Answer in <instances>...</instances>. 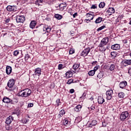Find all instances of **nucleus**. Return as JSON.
Instances as JSON below:
<instances>
[{
	"instance_id": "f257e3e1",
	"label": "nucleus",
	"mask_w": 131,
	"mask_h": 131,
	"mask_svg": "<svg viewBox=\"0 0 131 131\" xmlns=\"http://www.w3.org/2000/svg\"><path fill=\"white\" fill-rule=\"evenodd\" d=\"M19 95L20 97H24V98H27L31 95V90L29 89H26L20 91L19 92Z\"/></svg>"
},
{
	"instance_id": "f03ea898",
	"label": "nucleus",
	"mask_w": 131,
	"mask_h": 131,
	"mask_svg": "<svg viewBox=\"0 0 131 131\" xmlns=\"http://www.w3.org/2000/svg\"><path fill=\"white\" fill-rule=\"evenodd\" d=\"M129 118V114L128 112H123L120 116V119L121 121H124L125 119Z\"/></svg>"
},
{
	"instance_id": "7ed1b4c3",
	"label": "nucleus",
	"mask_w": 131,
	"mask_h": 131,
	"mask_svg": "<svg viewBox=\"0 0 131 131\" xmlns=\"http://www.w3.org/2000/svg\"><path fill=\"white\" fill-rule=\"evenodd\" d=\"M108 42H109V38L107 37H104L101 40L98 47L99 48H103V47L106 46V43H108Z\"/></svg>"
},
{
	"instance_id": "20e7f679",
	"label": "nucleus",
	"mask_w": 131,
	"mask_h": 131,
	"mask_svg": "<svg viewBox=\"0 0 131 131\" xmlns=\"http://www.w3.org/2000/svg\"><path fill=\"white\" fill-rule=\"evenodd\" d=\"M17 23H24L25 21V17L23 15H17L16 16Z\"/></svg>"
},
{
	"instance_id": "39448f33",
	"label": "nucleus",
	"mask_w": 131,
	"mask_h": 131,
	"mask_svg": "<svg viewBox=\"0 0 131 131\" xmlns=\"http://www.w3.org/2000/svg\"><path fill=\"white\" fill-rule=\"evenodd\" d=\"M67 6V4L66 3H63L59 4L58 6H56V8H57V10H59V11H64Z\"/></svg>"
},
{
	"instance_id": "423d86ee",
	"label": "nucleus",
	"mask_w": 131,
	"mask_h": 131,
	"mask_svg": "<svg viewBox=\"0 0 131 131\" xmlns=\"http://www.w3.org/2000/svg\"><path fill=\"white\" fill-rule=\"evenodd\" d=\"M6 9L8 12H16L17 11V7L16 6H8Z\"/></svg>"
},
{
	"instance_id": "0eeeda50",
	"label": "nucleus",
	"mask_w": 131,
	"mask_h": 131,
	"mask_svg": "<svg viewBox=\"0 0 131 131\" xmlns=\"http://www.w3.org/2000/svg\"><path fill=\"white\" fill-rule=\"evenodd\" d=\"M113 94V90H108L106 91V95L107 96V100H111L112 99V94Z\"/></svg>"
},
{
	"instance_id": "6e6552de",
	"label": "nucleus",
	"mask_w": 131,
	"mask_h": 131,
	"mask_svg": "<svg viewBox=\"0 0 131 131\" xmlns=\"http://www.w3.org/2000/svg\"><path fill=\"white\" fill-rule=\"evenodd\" d=\"M14 84L15 80L13 79H10L7 83L8 88H10V89H12V88L14 86Z\"/></svg>"
},
{
	"instance_id": "1a4fd4ad",
	"label": "nucleus",
	"mask_w": 131,
	"mask_h": 131,
	"mask_svg": "<svg viewBox=\"0 0 131 131\" xmlns=\"http://www.w3.org/2000/svg\"><path fill=\"white\" fill-rule=\"evenodd\" d=\"M2 101L3 103H5V104H11L12 99H10L9 97L7 96H5L3 100Z\"/></svg>"
},
{
	"instance_id": "9d476101",
	"label": "nucleus",
	"mask_w": 131,
	"mask_h": 131,
	"mask_svg": "<svg viewBox=\"0 0 131 131\" xmlns=\"http://www.w3.org/2000/svg\"><path fill=\"white\" fill-rule=\"evenodd\" d=\"M90 52H91V48H87L82 52V55L83 56V57H85V56H88Z\"/></svg>"
},
{
	"instance_id": "9b49d317",
	"label": "nucleus",
	"mask_w": 131,
	"mask_h": 131,
	"mask_svg": "<svg viewBox=\"0 0 131 131\" xmlns=\"http://www.w3.org/2000/svg\"><path fill=\"white\" fill-rule=\"evenodd\" d=\"M13 120H14V117L12 116H10L9 117L7 118L6 120V124H11Z\"/></svg>"
},
{
	"instance_id": "f8f14e48",
	"label": "nucleus",
	"mask_w": 131,
	"mask_h": 131,
	"mask_svg": "<svg viewBox=\"0 0 131 131\" xmlns=\"http://www.w3.org/2000/svg\"><path fill=\"white\" fill-rule=\"evenodd\" d=\"M41 74V69L39 68H37L35 69L34 74L33 75V76L34 75H37V76H39Z\"/></svg>"
},
{
	"instance_id": "ddd939ff",
	"label": "nucleus",
	"mask_w": 131,
	"mask_h": 131,
	"mask_svg": "<svg viewBox=\"0 0 131 131\" xmlns=\"http://www.w3.org/2000/svg\"><path fill=\"white\" fill-rule=\"evenodd\" d=\"M126 85H127V82H126V81H121L119 84V86L120 89H123L125 88Z\"/></svg>"
},
{
	"instance_id": "4468645a",
	"label": "nucleus",
	"mask_w": 131,
	"mask_h": 131,
	"mask_svg": "<svg viewBox=\"0 0 131 131\" xmlns=\"http://www.w3.org/2000/svg\"><path fill=\"white\" fill-rule=\"evenodd\" d=\"M112 50H120V45L119 44H115L114 45H112L111 47Z\"/></svg>"
},
{
	"instance_id": "2eb2a0df",
	"label": "nucleus",
	"mask_w": 131,
	"mask_h": 131,
	"mask_svg": "<svg viewBox=\"0 0 131 131\" xmlns=\"http://www.w3.org/2000/svg\"><path fill=\"white\" fill-rule=\"evenodd\" d=\"M106 13H108L109 15H112V14L115 13V9L114 8H109L106 11Z\"/></svg>"
},
{
	"instance_id": "dca6fc26",
	"label": "nucleus",
	"mask_w": 131,
	"mask_h": 131,
	"mask_svg": "<svg viewBox=\"0 0 131 131\" xmlns=\"http://www.w3.org/2000/svg\"><path fill=\"white\" fill-rule=\"evenodd\" d=\"M6 72L7 74H8V75H9V74H11V73H12V67L9 66H7Z\"/></svg>"
},
{
	"instance_id": "f3484780",
	"label": "nucleus",
	"mask_w": 131,
	"mask_h": 131,
	"mask_svg": "<svg viewBox=\"0 0 131 131\" xmlns=\"http://www.w3.org/2000/svg\"><path fill=\"white\" fill-rule=\"evenodd\" d=\"M36 25V21L35 20H32L31 21L30 24V28H32L33 29L35 27V26Z\"/></svg>"
},
{
	"instance_id": "a211bd4d",
	"label": "nucleus",
	"mask_w": 131,
	"mask_h": 131,
	"mask_svg": "<svg viewBox=\"0 0 131 131\" xmlns=\"http://www.w3.org/2000/svg\"><path fill=\"white\" fill-rule=\"evenodd\" d=\"M104 102H105V99H104V98L101 96L98 97V103L99 104H103V103H104Z\"/></svg>"
},
{
	"instance_id": "6ab92c4d",
	"label": "nucleus",
	"mask_w": 131,
	"mask_h": 131,
	"mask_svg": "<svg viewBox=\"0 0 131 131\" xmlns=\"http://www.w3.org/2000/svg\"><path fill=\"white\" fill-rule=\"evenodd\" d=\"M43 30L44 31L46 30V31L48 33L51 32V30H52V28L48 26H45V27H43Z\"/></svg>"
},
{
	"instance_id": "aec40b11",
	"label": "nucleus",
	"mask_w": 131,
	"mask_h": 131,
	"mask_svg": "<svg viewBox=\"0 0 131 131\" xmlns=\"http://www.w3.org/2000/svg\"><path fill=\"white\" fill-rule=\"evenodd\" d=\"M103 21V18L101 17H98L95 21L96 24H98V23H101Z\"/></svg>"
},
{
	"instance_id": "412c9836",
	"label": "nucleus",
	"mask_w": 131,
	"mask_h": 131,
	"mask_svg": "<svg viewBox=\"0 0 131 131\" xmlns=\"http://www.w3.org/2000/svg\"><path fill=\"white\" fill-rule=\"evenodd\" d=\"M65 114V110H62L59 112V114L58 115V118H61Z\"/></svg>"
},
{
	"instance_id": "4be33fe9",
	"label": "nucleus",
	"mask_w": 131,
	"mask_h": 131,
	"mask_svg": "<svg viewBox=\"0 0 131 131\" xmlns=\"http://www.w3.org/2000/svg\"><path fill=\"white\" fill-rule=\"evenodd\" d=\"M80 66V63H75L73 66V69L75 70H77V69H78V68H79Z\"/></svg>"
},
{
	"instance_id": "5701e85b",
	"label": "nucleus",
	"mask_w": 131,
	"mask_h": 131,
	"mask_svg": "<svg viewBox=\"0 0 131 131\" xmlns=\"http://www.w3.org/2000/svg\"><path fill=\"white\" fill-rule=\"evenodd\" d=\"M72 75H73V73H72V72H71V71L67 72L66 73V78H69V77H71V76H72Z\"/></svg>"
},
{
	"instance_id": "b1692460",
	"label": "nucleus",
	"mask_w": 131,
	"mask_h": 131,
	"mask_svg": "<svg viewBox=\"0 0 131 131\" xmlns=\"http://www.w3.org/2000/svg\"><path fill=\"white\" fill-rule=\"evenodd\" d=\"M18 102H19V100H18L17 98H13V100L11 99V104H12V105H15V104H17Z\"/></svg>"
},
{
	"instance_id": "393cba45",
	"label": "nucleus",
	"mask_w": 131,
	"mask_h": 131,
	"mask_svg": "<svg viewBox=\"0 0 131 131\" xmlns=\"http://www.w3.org/2000/svg\"><path fill=\"white\" fill-rule=\"evenodd\" d=\"M98 123V121L96 120H93L92 123L89 124V127H92L93 126H95Z\"/></svg>"
},
{
	"instance_id": "a878e982",
	"label": "nucleus",
	"mask_w": 131,
	"mask_h": 131,
	"mask_svg": "<svg viewBox=\"0 0 131 131\" xmlns=\"http://www.w3.org/2000/svg\"><path fill=\"white\" fill-rule=\"evenodd\" d=\"M81 105H77L75 108V111H76L77 112H78L81 110Z\"/></svg>"
},
{
	"instance_id": "bb28decb",
	"label": "nucleus",
	"mask_w": 131,
	"mask_h": 131,
	"mask_svg": "<svg viewBox=\"0 0 131 131\" xmlns=\"http://www.w3.org/2000/svg\"><path fill=\"white\" fill-rule=\"evenodd\" d=\"M54 17L58 20H61L63 18V16L60 14H55Z\"/></svg>"
},
{
	"instance_id": "cd10ccee",
	"label": "nucleus",
	"mask_w": 131,
	"mask_h": 131,
	"mask_svg": "<svg viewBox=\"0 0 131 131\" xmlns=\"http://www.w3.org/2000/svg\"><path fill=\"white\" fill-rule=\"evenodd\" d=\"M63 124L66 126H68L70 124L69 121L66 119H64L63 121Z\"/></svg>"
},
{
	"instance_id": "c85d7f7f",
	"label": "nucleus",
	"mask_w": 131,
	"mask_h": 131,
	"mask_svg": "<svg viewBox=\"0 0 131 131\" xmlns=\"http://www.w3.org/2000/svg\"><path fill=\"white\" fill-rule=\"evenodd\" d=\"M124 64H127V65H131V59H125L124 60Z\"/></svg>"
},
{
	"instance_id": "c756f323",
	"label": "nucleus",
	"mask_w": 131,
	"mask_h": 131,
	"mask_svg": "<svg viewBox=\"0 0 131 131\" xmlns=\"http://www.w3.org/2000/svg\"><path fill=\"white\" fill-rule=\"evenodd\" d=\"M103 76H104V73L103 72H100L97 75L98 78H102V77H103Z\"/></svg>"
},
{
	"instance_id": "7c9ffc66",
	"label": "nucleus",
	"mask_w": 131,
	"mask_h": 131,
	"mask_svg": "<svg viewBox=\"0 0 131 131\" xmlns=\"http://www.w3.org/2000/svg\"><path fill=\"white\" fill-rule=\"evenodd\" d=\"M125 94L123 92H120L118 94V97L119 98H120V99H122V98H124Z\"/></svg>"
},
{
	"instance_id": "2f4dec72",
	"label": "nucleus",
	"mask_w": 131,
	"mask_h": 131,
	"mask_svg": "<svg viewBox=\"0 0 131 131\" xmlns=\"http://www.w3.org/2000/svg\"><path fill=\"white\" fill-rule=\"evenodd\" d=\"M5 128L6 130H11L12 129V126H10L9 124H7L5 126Z\"/></svg>"
},
{
	"instance_id": "473e14b6",
	"label": "nucleus",
	"mask_w": 131,
	"mask_h": 131,
	"mask_svg": "<svg viewBox=\"0 0 131 131\" xmlns=\"http://www.w3.org/2000/svg\"><path fill=\"white\" fill-rule=\"evenodd\" d=\"M95 71L91 70L89 72L88 74L90 75V76H94V75H95Z\"/></svg>"
},
{
	"instance_id": "72a5a7b5",
	"label": "nucleus",
	"mask_w": 131,
	"mask_h": 131,
	"mask_svg": "<svg viewBox=\"0 0 131 131\" xmlns=\"http://www.w3.org/2000/svg\"><path fill=\"white\" fill-rule=\"evenodd\" d=\"M114 69H115V65L112 64L110 67V71H114Z\"/></svg>"
},
{
	"instance_id": "f704fd0d",
	"label": "nucleus",
	"mask_w": 131,
	"mask_h": 131,
	"mask_svg": "<svg viewBox=\"0 0 131 131\" xmlns=\"http://www.w3.org/2000/svg\"><path fill=\"white\" fill-rule=\"evenodd\" d=\"M99 8L101 9H103V8H104V7H105V3L104 2H101L99 4Z\"/></svg>"
},
{
	"instance_id": "c9c22d12",
	"label": "nucleus",
	"mask_w": 131,
	"mask_h": 131,
	"mask_svg": "<svg viewBox=\"0 0 131 131\" xmlns=\"http://www.w3.org/2000/svg\"><path fill=\"white\" fill-rule=\"evenodd\" d=\"M30 58V55L29 54H27L25 56V61H27Z\"/></svg>"
},
{
	"instance_id": "e433bc0d",
	"label": "nucleus",
	"mask_w": 131,
	"mask_h": 131,
	"mask_svg": "<svg viewBox=\"0 0 131 131\" xmlns=\"http://www.w3.org/2000/svg\"><path fill=\"white\" fill-rule=\"evenodd\" d=\"M106 28V26L103 25L100 27H99L98 29H97V31H101V30H103V29H104V28Z\"/></svg>"
},
{
	"instance_id": "4c0bfd02",
	"label": "nucleus",
	"mask_w": 131,
	"mask_h": 131,
	"mask_svg": "<svg viewBox=\"0 0 131 131\" xmlns=\"http://www.w3.org/2000/svg\"><path fill=\"white\" fill-rule=\"evenodd\" d=\"M111 55L112 56V58H116V53L115 52H111Z\"/></svg>"
},
{
	"instance_id": "58836bf2",
	"label": "nucleus",
	"mask_w": 131,
	"mask_h": 131,
	"mask_svg": "<svg viewBox=\"0 0 131 131\" xmlns=\"http://www.w3.org/2000/svg\"><path fill=\"white\" fill-rule=\"evenodd\" d=\"M13 55L15 57H17V56H18V55H19V51L18 50H16V51H14Z\"/></svg>"
},
{
	"instance_id": "ea45409f",
	"label": "nucleus",
	"mask_w": 131,
	"mask_h": 131,
	"mask_svg": "<svg viewBox=\"0 0 131 131\" xmlns=\"http://www.w3.org/2000/svg\"><path fill=\"white\" fill-rule=\"evenodd\" d=\"M75 52L73 49H71L69 51V54L70 55H72V54H74Z\"/></svg>"
},
{
	"instance_id": "a19ab883",
	"label": "nucleus",
	"mask_w": 131,
	"mask_h": 131,
	"mask_svg": "<svg viewBox=\"0 0 131 131\" xmlns=\"http://www.w3.org/2000/svg\"><path fill=\"white\" fill-rule=\"evenodd\" d=\"M72 82H73V79H70L68 80L67 83L68 84H71V83H72Z\"/></svg>"
},
{
	"instance_id": "79ce46f5",
	"label": "nucleus",
	"mask_w": 131,
	"mask_h": 131,
	"mask_svg": "<svg viewBox=\"0 0 131 131\" xmlns=\"http://www.w3.org/2000/svg\"><path fill=\"white\" fill-rule=\"evenodd\" d=\"M62 69H63V65L62 64H59L58 65V70H61Z\"/></svg>"
},
{
	"instance_id": "37998d69",
	"label": "nucleus",
	"mask_w": 131,
	"mask_h": 131,
	"mask_svg": "<svg viewBox=\"0 0 131 131\" xmlns=\"http://www.w3.org/2000/svg\"><path fill=\"white\" fill-rule=\"evenodd\" d=\"M99 67H100V66H96L94 67V69L93 70L94 71L96 72V71L99 69Z\"/></svg>"
},
{
	"instance_id": "c03bdc74",
	"label": "nucleus",
	"mask_w": 131,
	"mask_h": 131,
	"mask_svg": "<svg viewBox=\"0 0 131 131\" xmlns=\"http://www.w3.org/2000/svg\"><path fill=\"white\" fill-rule=\"evenodd\" d=\"M56 103L57 104V106H59V105H60V103H61V102L60 101V99H58L56 100Z\"/></svg>"
},
{
	"instance_id": "a18cd8bd",
	"label": "nucleus",
	"mask_w": 131,
	"mask_h": 131,
	"mask_svg": "<svg viewBox=\"0 0 131 131\" xmlns=\"http://www.w3.org/2000/svg\"><path fill=\"white\" fill-rule=\"evenodd\" d=\"M85 96H86V93H84L81 96V97H80V99H82V98H84V97H85Z\"/></svg>"
},
{
	"instance_id": "49530a36",
	"label": "nucleus",
	"mask_w": 131,
	"mask_h": 131,
	"mask_svg": "<svg viewBox=\"0 0 131 131\" xmlns=\"http://www.w3.org/2000/svg\"><path fill=\"white\" fill-rule=\"evenodd\" d=\"M85 16H86V18H89V17L93 16V15H92L90 13H87Z\"/></svg>"
},
{
	"instance_id": "de8ad7c7",
	"label": "nucleus",
	"mask_w": 131,
	"mask_h": 131,
	"mask_svg": "<svg viewBox=\"0 0 131 131\" xmlns=\"http://www.w3.org/2000/svg\"><path fill=\"white\" fill-rule=\"evenodd\" d=\"M78 16V14H77V12L75 13L74 14H73V18H75V17Z\"/></svg>"
},
{
	"instance_id": "09e8293b",
	"label": "nucleus",
	"mask_w": 131,
	"mask_h": 131,
	"mask_svg": "<svg viewBox=\"0 0 131 131\" xmlns=\"http://www.w3.org/2000/svg\"><path fill=\"white\" fill-rule=\"evenodd\" d=\"M35 5H36L37 6H40V4H39V3L38 2V1L37 0H36L35 2Z\"/></svg>"
},
{
	"instance_id": "8fccbe9b",
	"label": "nucleus",
	"mask_w": 131,
	"mask_h": 131,
	"mask_svg": "<svg viewBox=\"0 0 131 131\" xmlns=\"http://www.w3.org/2000/svg\"><path fill=\"white\" fill-rule=\"evenodd\" d=\"M91 9H97V6L95 5H93L91 7Z\"/></svg>"
},
{
	"instance_id": "3c124183",
	"label": "nucleus",
	"mask_w": 131,
	"mask_h": 131,
	"mask_svg": "<svg viewBox=\"0 0 131 131\" xmlns=\"http://www.w3.org/2000/svg\"><path fill=\"white\" fill-rule=\"evenodd\" d=\"M70 93H71V94H73V93H74V89H71L70 90Z\"/></svg>"
},
{
	"instance_id": "603ef678",
	"label": "nucleus",
	"mask_w": 131,
	"mask_h": 131,
	"mask_svg": "<svg viewBox=\"0 0 131 131\" xmlns=\"http://www.w3.org/2000/svg\"><path fill=\"white\" fill-rule=\"evenodd\" d=\"M94 16H93V17L91 18H88V19H86V21H91V20H93L94 19Z\"/></svg>"
},
{
	"instance_id": "864d4df0",
	"label": "nucleus",
	"mask_w": 131,
	"mask_h": 131,
	"mask_svg": "<svg viewBox=\"0 0 131 131\" xmlns=\"http://www.w3.org/2000/svg\"><path fill=\"white\" fill-rule=\"evenodd\" d=\"M75 123H78V117H77L75 120Z\"/></svg>"
},
{
	"instance_id": "5fc2aeb1",
	"label": "nucleus",
	"mask_w": 131,
	"mask_h": 131,
	"mask_svg": "<svg viewBox=\"0 0 131 131\" xmlns=\"http://www.w3.org/2000/svg\"><path fill=\"white\" fill-rule=\"evenodd\" d=\"M28 106V107H33V103H29Z\"/></svg>"
},
{
	"instance_id": "6e6d98bb",
	"label": "nucleus",
	"mask_w": 131,
	"mask_h": 131,
	"mask_svg": "<svg viewBox=\"0 0 131 131\" xmlns=\"http://www.w3.org/2000/svg\"><path fill=\"white\" fill-rule=\"evenodd\" d=\"M97 63H98L97 61H93L92 64V65H96V64H97Z\"/></svg>"
},
{
	"instance_id": "4d7b16f0",
	"label": "nucleus",
	"mask_w": 131,
	"mask_h": 131,
	"mask_svg": "<svg viewBox=\"0 0 131 131\" xmlns=\"http://www.w3.org/2000/svg\"><path fill=\"white\" fill-rule=\"evenodd\" d=\"M38 1V3H39V4H42V2H43V0H37Z\"/></svg>"
},
{
	"instance_id": "13d9d810",
	"label": "nucleus",
	"mask_w": 131,
	"mask_h": 131,
	"mask_svg": "<svg viewBox=\"0 0 131 131\" xmlns=\"http://www.w3.org/2000/svg\"><path fill=\"white\" fill-rule=\"evenodd\" d=\"M6 23H9V22H10V18H7L6 20H5Z\"/></svg>"
},
{
	"instance_id": "bf43d9fd",
	"label": "nucleus",
	"mask_w": 131,
	"mask_h": 131,
	"mask_svg": "<svg viewBox=\"0 0 131 131\" xmlns=\"http://www.w3.org/2000/svg\"><path fill=\"white\" fill-rule=\"evenodd\" d=\"M128 73H129V74L131 75V68L128 69Z\"/></svg>"
},
{
	"instance_id": "052dcab7",
	"label": "nucleus",
	"mask_w": 131,
	"mask_h": 131,
	"mask_svg": "<svg viewBox=\"0 0 131 131\" xmlns=\"http://www.w3.org/2000/svg\"><path fill=\"white\" fill-rule=\"evenodd\" d=\"M123 41L124 43H127V40H124Z\"/></svg>"
},
{
	"instance_id": "680f3d73",
	"label": "nucleus",
	"mask_w": 131,
	"mask_h": 131,
	"mask_svg": "<svg viewBox=\"0 0 131 131\" xmlns=\"http://www.w3.org/2000/svg\"><path fill=\"white\" fill-rule=\"evenodd\" d=\"M102 126H106V124H105V122H102Z\"/></svg>"
},
{
	"instance_id": "e2e57ef3",
	"label": "nucleus",
	"mask_w": 131,
	"mask_h": 131,
	"mask_svg": "<svg viewBox=\"0 0 131 131\" xmlns=\"http://www.w3.org/2000/svg\"><path fill=\"white\" fill-rule=\"evenodd\" d=\"M90 100H91V101H93V100H94V98L91 97L90 98Z\"/></svg>"
},
{
	"instance_id": "0e129e2a",
	"label": "nucleus",
	"mask_w": 131,
	"mask_h": 131,
	"mask_svg": "<svg viewBox=\"0 0 131 131\" xmlns=\"http://www.w3.org/2000/svg\"><path fill=\"white\" fill-rule=\"evenodd\" d=\"M91 109H92V110H94L95 107H92L91 108Z\"/></svg>"
},
{
	"instance_id": "69168bd1",
	"label": "nucleus",
	"mask_w": 131,
	"mask_h": 131,
	"mask_svg": "<svg viewBox=\"0 0 131 131\" xmlns=\"http://www.w3.org/2000/svg\"><path fill=\"white\" fill-rule=\"evenodd\" d=\"M5 35H7V33L4 34V36H5Z\"/></svg>"
},
{
	"instance_id": "338daca9",
	"label": "nucleus",
	"mask_w": 131,
	"mask_h": 131,
	"mask_svg": "<svg viewBox=\"0 0 131 131\" xmlns=\"http://www.w3.org/2000/svg\"><path fill=\"white\" fill-rule=\"evenodd\" d=\"M74 73H75V71H73Z\"/></svg>"
},
{
	"instance_id": "774afa93",
	"label": "nucleus",
	"mask_w": 131,
	"mask_h": 131,
	"mask_svg": "<svg viewBox=\"0 0 131 131\" xmlns=\"http://www.w3.org/2000/svg\"><path fill=\"white\" fill-rule=\"evenodd\" d=\"M70 14H71V15H72V13H71Z\"/></svg>"
}]
</instances>
